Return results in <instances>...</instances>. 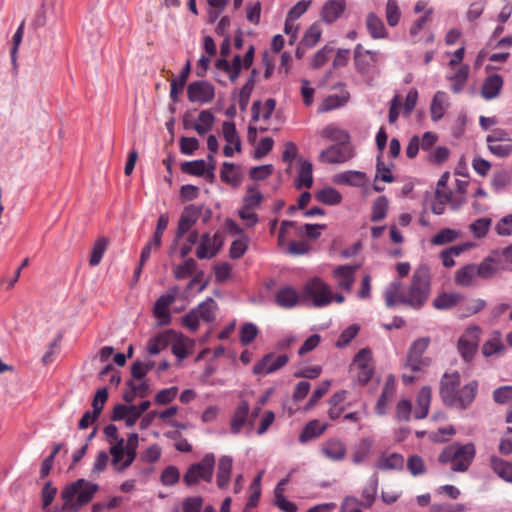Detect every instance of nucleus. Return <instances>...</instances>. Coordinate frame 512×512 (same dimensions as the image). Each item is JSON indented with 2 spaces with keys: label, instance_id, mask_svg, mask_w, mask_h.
Listing matches in <instances>:
<instances>
[{
  "label": "nucleus",
  "instance_id": "f257e3e1",
  "mask_svg": "<svg viewBox=\"0 0 512 512\" xmlns=\"http://www.w3.org/2000/svg\"><path fill=\"white\" fill-rule=\"evenodd\" d=\"M401 290L402 283L400 281H393L387 287L384 300L388 308L400 303L415 310L421 309L426 304L431 291L429 268L425 265L419 266L414 271L407 290Z\"/></svg>",
  "mask_w": 512,
  "mask_h": 512
},
{
  "label": "nucleus",
  "instance_id": "f03ea898",
  "mask_svg": "<svg viewBox=\"0 0 512 512\" xmlns=\"http://www.w3.org/2000/svg\"><path fill=\"white\" fill-rule=\"evenodd\" d=\"M476 454L473 443H452L446 446L438 456L441 464L451 463L454 472H465L470 467Z\"/></svg>",
  "mask_w": 512,
  "mask_h": 512
},
{
  "label": "nucleus",
  "instance_id": "7ed1b4c3",
  "mask_svg": "<svg viewBox=\"0 0 512 512\" xmlns=\"http://www.w3.org/2000/svg\"><path fill=\"white\" fill-rule=\"evenodd\" d=\"M217 309L218 305L215 300L208 297L182 317V325L190 331L195 332L199 328L200 319L206 323L215 321Z\"/></svg>",
  "mask_w": 512,
  "mask_h": 512
},
{
  "label": "nucleus",
  "instance_id": "20e7f679",
  "mask_svg": "<svg viewBox=\"0 0 512 512\" xmlns=\"http://www.w3.org/2000/svg\"><path fill=\"white\" fill-rule=\"evenodd\" d=\"M215 466V456L213 453H207L198 463L189 466L183 477V482L187 486H194L200 480L211 482Z\"/></svg>",
  "mask_w": 512,
  "mask_h": 512
},
{
  "label": "nucleus",
  "instance_id": "39448f33",
  "mask_svg": "<svg viewBox=\"0 0 512 512\" xmlns=\"http://www.w3.org/2000/svg\"><path fill=\"white\" fill-rule=\"evenodd\" d=\"M429 342V338L424 337L412 343L407 354L406 368H409L412 372H418L430 365V359L422 357L428 348Z\"/></svg>",
  "mask_w": 512,
  "mask_h": 512
},
{
  "label": "nucleus",
  "instance_id": "423d86ee",
  "mask_svg": "<svg viewBox=\"0 0 512 512\" xmlns=\"http://www.w3.org/2000/svg\"><path fill=\"white\" fill-rule=\"evenodd\" d=\"M354 156L351 143H335L319 154V161L328 164L345 163Z\"/></svg>",
  "mask_w": 512,
  "mask_h": 512
},
{
  "label": "nucleus",
  "instance_id": "0eeeda50",
  "mask_svg": "<svg viewBox=\"0 0 512 512\" xmlns=\"http://www.w3.org/2000/svg\"><path fill=\"white\" fill-rule=\"evenodd\" d=\"M305 295L313 300L316 307H324L332 302V292L322 280L315 278L305 286Z\"/></svg>",
  "mask_w": 512,
  "mask_h": 512
},
{
  "label": "nucleus",
  "instance_id": "6e6552de",
  "mask_svg": "<svg viewBox=\"0 0 512 512\" xmlns=\"http://www.w3.org/2000/svg\"><path fill=\"white\" fill-rule=\"evenodd\" d=\"M371 350L361 349L353 360V367L357 370L356 378L362 385L367 384L374 374V367L371 363Z\"/></svg>",
  "mask_w": 512,
  "mask_h": 512
},
{
  "label": "nucleus",
  "instance_id": "1a4fd4ad",
  "mask_svg": "<svg viewBox=\"0 0 512 512\" xmlns=\"http://www.w3.org/2000/svg\"><path fill=\"white\" fill-rule=\"evenodd\" d=\"M480 328L477 326L468 327L458 340V351L465 361H470L477 349Z\"/></svg>",
  "mask_w": 512,
  "mask_h": 512
},
{
  "label": "nucleus",
  "instance_id": "9d476101",
  "mask_svg": "<svg viewBox=\"0 0 512 512\" xmlns=\"http://www.w3.org/2000/svg\"><path fill=\"white\" fill-rule=\"evenodd\" d=\"M187 96L189 101L193 103H210L215 97V88L208 81H194L187 87Z\"/></svg>",
  "mask_w": 512,
  "mask_h": 512
},
{
  "label": "nucleus",
  "instance_id": "9b49d317",
  "mask_svg": "<svg viewBox=\"0 0 512 512\" xmlns=\"http://www.w3.org/2000/svg\"><path fill=\"white\" fill-rule=\"evenodd\" d=\"M288 362L289 357L286 354L276 356L274 353H268L255 363L253 373L271 374L284 367Z\"/></svg>",
  "mask_w": 512,
  "mask_h": 512
},
{
  "label": "nucleus",
  "instance_id": "f8f14e48",
  "mask_svg": "<svg viewBox=\"0 0 512 512\" xmlns=\"http://www.w3.org/2000/svg\"><path fill=\"white\" fill-rule=\"evenodd\" d=\"M203 205H188L184 208L176 231L175 240L182 238L187 232L190 231L192 226L197 222L202 213Z\"/></svg>",
  "mask_w": 512,
  "mask_h": 512
},
{
  "label": "nucleus",
  "instance_id": "ddd939ff",
  "mask_svg": "<svg viewBox=\"0 0 512 512\" xmlns=\"http://www.w3.org/2000/svg\"><path fill=\"white\" fill-rule=\"evenodd\" d=\"M460 385V374L458 372L445 373L440 381V397L443 403H454V396L456 395Z\"/></svg>",
  "mask_w": 512,
  "mask_h": 512
},
{
  "label": "nucleus",
  "instance_id": "4468645a",
  "mask_svg": "<svg viewBox=\"0 0 512 512\" xmlns=\"http://www.w3.org/2000/svg\"><path fill=\"white\" fill-rule=\"evenodd\" d=\"M378 60V52L365 50L361 44L354 49V65L358 73L365 75Z\"/></svg>",
  "mask_w": 512,
  "mask_h": 512
},
{
  "label": "nucleus",
  "instance_id": "2eb2a0df",
  "mask_svg": "<svg viewBox=\"0 0 512 512\" xmlns=\"http://www.w3.org/2000/svg\"><path fill=\"white\" fill-rule=\"evenodd\" d=\"M478 391V383L476 381H471L468 384L464 385L462 388L458 389L456 395L454 396V403L448 404L449 407H456L459 409L468 408L471 403L474 401Z\"/></svg>",
  "mask_w": 512,
  "mask_h": 512
},
{
  "label": "nucleus",
  "instance_id": "dca6fc26",
  "mask_svg": "<svg viewBox=\"0 0 512 512\" xmlns=\"http://www.w3.org/2000/svg\"><path fill=\"white\" fill-rule=\"evenodd\" d=\"M177 333L173 330H166L151 338L147 343V351L151 355H157L164 350L171 341H174Z\"/></svg>",
  "mask_w": 512,
  "mask_h": 512
},
{
  "label": "nucleus",
  "instance_id": "f3484780",
  "mask_svg": "<svg viewBox=\"0 0 512 512\" xmlns=\"http://www.w3.org/2000/svg\"><path fill=\"white\" fill-rule=\"evenodd\" d=\"M346 8L345 0H328L322 7L321 16L324 22H335Z\"/></svg>",
  "mask_w": 512,
  "mask_h": 512
},
{
  "label": "nucleus",
  "instance_id": "a211bd4d",
  "mask_svg": "<svg viewBox=\"0 0 512 512\" xmlns=\"http://www.w3.org/2000/svg\"><path fill=\"white\" fill-rule=\"evenodd\" d=\"M359 269V265H340L335 268L334 276L339 279L338 286L344 290L350 291L354 284L355 272Z\"/></svg>",
  "mask_w": 512,
  "mask_h": 512
},
{
  "label": "nucleus",
  "instance_id": "6ab92c4d",
  "mask_svg": "<svg viewBox=\"0 0 512 512\" xmlns=\"http://www.w3.org/2000/svg\"><path fill=\"white\" fill-rule=\"evenodd\" d=\"M249 410V404L246 400H243L238 404L230 423L231 433L238 434L243 426L248 424Z\"/></svg>",
  "mask_w": 512,
  "mask_h": 512
},
{
  "label": "nucleus",
  "instance_id": "aec40b11",
  "mask_svg": "<svg viewBox=\"0 0 512 512\" xmlns=\"http://www.w3.org/2000/svg\"><path fill=\"white\" fill-rule=\"evenodd\" d=\"M503 79L499 74L489 75L483 82L481 95L486 100L496 98L502 89Z\"/></svg>",
  "mask_w": 512,
  "mask_h": 512
},
{
  "label": "nucleus",
  "instance_id": "412c9836",
  "mask_svg": "<svg viewBox=\"0 0 512 512\" xmlns=\"http://www.w3.org/2000/svg\"><path fill=\"white\" fill-rule=\"evenodd\" d=\"M298 294L296 290L290 286L280 288L275 293V303L283 309H291L298 304Z\"/></svg>",
  "mask_w": 512,
  "mask_h": 512
},
{
  "label": "nucleus",
  "instance_id": "4be33fe9",
  "mask_svg": "<svg viewBox=\"0 0 512 512\" xmlns=\"http://www.w3.org/2000/svg\"><path fill=\"white\" fill-rule=\"evenodd\" d=\"M346 445L339 439H331L322 447V453L332 461H341L346 456Z\"/></svg>",
  "mask_w": 512,
  "mask_h": 512
},
{
  "label": "nucleus",
  "instance_id": "5701e85b",
  "mask_svg": "<svg viewBox=\"0 0 512 512\" xmlns=\"http://www.w3.org/2000/svg\"><path fill=\"white\" fill-rule=\"evenodd\" d=\"M232 466V457L224 455L219 459L217 469V486L220 489H224L228 486L230 475L232 472Z\"/></svg>",
  "mask_w": 512,
  "mask_h": 512
},
{
  "label": "nucleus",
  "instance_id": "b1692460",
  "mask_svg": "<svg viewBox=\"0 0 512 512\" xmlns=\"http://www.w3.org/2000/svg\"><path fill=\"white\" fill-rule=\"evenodd\" d=\"M298 177L295 179V187L301 189L302 187L311 188L313 184V166L308 160H299Z\"/></svg>",
  "mask_w": 512,
  "mask_h": 512
},
{
  "label": "nucleus",
  "instance_id": "393cba45",
  "mask_svg": "<svg viewBox=\"0 0 512 512\" xmlns=\"http://www.w3.org/2000/svg\"><path fill=\"white\" fill-rule=\"evenodd\" d=\"M431 402V388L424 386L418 393L416 407L414 409V417L423 419L427 416Z\"/></svg>",
  "mask_w": 512,
  "mask_h": 512
},
{
  "label": "nucleus",
  "instance_id": "a878e982",
  "mask_svg": "<svg viewBox=\"0 0 512 512\" xmlns=\"http://www.w3.org/2000/svg\"><path fill=\"white\" fill-rule=\"evenodd\" d=\"M215 122V117L212 114L210 110H203L198 115V123H195L191 125V128H193L199 135H204L207 132H209ZM185 128H189L190 125L188 122H184Z\"/></svg>",
  "mask_w": 512,
  "mask_h": 512
},
{
  "label": "nucleus",
  "instance_id": "bb28decb",
  "mask_svg": "<svg viewBox=\"0 0 512 512\" xmlns=\"http://www.w3.org/2000/svg\"><path fill=\"white\" fill-rule=\"evenodd\" d=\"M191 71V63L188 60L185 64V66L182 68L179 78L178 79H172L171 80V88H170V98L174 103L178 102V95L182 92L186 81L190 75Z\"/></svg>",
  "mask_w": 512,
  "mask_h": 512
},
{
  "label": "nucleus",
  "instance_id": "cd10ccee",
  "mask_svg": "<svg viewBox=\"0 0 512 512\" xmlns=\"http://www.w3.org/2000/svg\"><path fill=\"white\" fill-rule=\"evenodd\" d=\"M220 178L223 182L233 187H238L242 182V175L236 165L230 162H224L220 172Z\"/></svg>",
  "mask_w": 512,
  "mask_h": 512
},
{
  "label": "nucleus",
  "instance_id": "c85d7f7f",
  "mask_svg": "<svg viewBox=\"0 0 512 512\" xmlns=\"http://www.w3.org/2000/svg\"><path fill=\"white\" fill-rule=\"evenodd\" d=\"M378 490V477L373 475L362 490V500L359 504L363 508H370L376 498Z\"/></svg>",
  "mask_w": 512,
  "mask_h": 512
},
{
  "label": "nucleus",
  "instance_id": "c756f323",
  "mask_svg": "<svg viewBox=\"0 0 512 512\" xmlns=\"http://www.w3.org/2000/svg\"><path fill=\"white\" fill-rule=\"evenodd\" d=\"M366 26L373 39L386 38L388 35L383 21L374 13L367 15Z\"/></svg>",
  "mask_w": 512,
  "mask_h": 512
},
{
  "label": "nucleus",
  "instance_id": "7c9ffc66",
  "mask_svg": "<svg viewBox=\"0 0 512 512\" xmlns=\"http://www.w3.org/2000/svg\"><path fill=\"white\" fill-rule=\"evenodd\" d=\"M491 468L503 480L512 483V463L497 456L490 458Z\"/></svg>",
  "mask_w": 512,
  "mask_h": 512
},
{
  "label": "nucleus",
  "instance_id": "2f4dec72",
  "mask_svg": "<svg viewBox=\"0 0 512 512\" xmlns=\"http://www.w3.org/2000/svg\"><path fill=\"white\" fill-rule=\"evenodd\" d=\"M327 428L326 424L321 425L318 420L309 421L299 435L301 443L308 442L314 438L319 437Z\"/></svg>",
  "mask_w": 512,
  "mask_h": 512
},
{
  "label": "nucleus",
  "instance_id": "473e14b6",
  "mask_svg": "<svg viewBox=\"0 0 512 512\" xmlns=\"http://www.w3.org/2000/svg\"><path fill=\"white\" fill-rule=\"evenodd\" d=\"M373 440L370 438H362L353 448L352 461L354 464H361L371 453Z\"/></svg>",
  "mask_w": 512,
  "mask_h": 512
},
{
  "label": "nucleus",
  "instance_id": "72a5a7b5",
  "mask_svg": "<svg viewBox=\"0 0 512 512\" xmlns=\"http://www.w3.org/2000/svg\"><path fill=\"white\" fill-rule=\"evenodd\" d=\"M462 299L460 293H442L433 300V306L438 310H447L455 307Z\"/></svg>",
  "mask_w": 512,
  "mask_h": 512
},
{
  "label": "nucleus",
  "instance_id": "f704fd0d",
  "mask_svg": "<svg viewBox=\"0 0 512 512\" xmlns=\"http://www.w3.org/2000/svg\"><path fill=\"white\" fill-rule=\"evenodd\" d=\"M404 465V458L398 453H392L388 456L382 455L376 464L380 470H400Z\"/></svg>",
  "mask_w": 512,
  "mask_h": 512
},
{
  "label": "nucleus",
  "instance_id": "c9c22d12",
  "mask_svg": "<svg viewBox=\"0 0 512 512\" xmlns=\"http://www.w3.org/2000/svg\"><path fill=\"white\" fill-rule=\"evenodd\" d=\"M475 277H477L475 264H468L456 271L455 283L467 287L472 285Z\"/></svg>",
  "mask_w": 512,
  "mask_h": 512
},
{
  "label": "nucleus",
  "instance_id": "e433bc0d",
  "mask_svg": "<svg viewBox=\"0 0 512 512\" xmlns=\"http://www.w3.org/2000/svg\"><path fill=\"white\" fill-rule=\"evenodd\" d=\"M321 136L335 143H350V136L347 131L328 125L321 131Z\"/></svg>",
  "mask_w": 512,
  "mask_h": 512
},
{
  "label": "nucleus",
  "instance_id": "4c0bfd02",
  "mask_svg": "<svg viewBox=\"0 0 512 512\" xmlns=\"http://www.w3.org/2000/svg\"><path fill=\"white\" fill-rule=\"evenodd\" d=\"M394 391V381L392 378L388 379L376 403V412L379 415H384L386 413V407L388 405V402L392 399Z\"/></svg>",
  "mask_w": 512,
  "mask_h": 512
},
{
  "label": "nucleus",
  "instance_id": "58836bf2",
  "mask_svg": "<svg viewBox=\"0 0 512 512\" xmlns=\"http://www.w3.org/2000/svg\"><path fill=\"white\" fill-rule=\"evenodd\" d=\"M315 198L326 205H336L339 204L342 200L341 194L332 187H326L321 189L315 194Z\"/></svg>",
  "mask_w": 512,
  "mask_h": 512
},
{
  "label": "nucleus",
  "instance_id": "ea45409f",
  "mask_svg": "<svg viewBox=\"0 0 512 512\" xmlns=\"http://www.w3.org/2000/svg\"><path fill=\"white\" fill-rule=\"evenodd\" d=\"M108 243L109 240L106 237H101L95 241L90 253V266H97L101 262L102 257L107 249Z\"/></svg>",
  "mask_w": 512,
  "mask_h": 512
},
{
  "label": "nucleus",
  "instance_id": "a19ab883",
  "mask_svg": "<svg viewBox=\"0 0 512 512\" xmlns=\"http://www.w3.org/2000/svg\"><path fill=\"white\" fill-rule=\"evenodd\" d=\"M365 177H366V175L364 172L346 171V172L336 175L334 181L338 184H348V185L358 186L364 181Z\"/></svg>",
  "mask_w": 512,
  "mask_h": 512
},
{
  "label": "nucleus",
  "instance_id": "79ce46f5",
  "mask_svg": "<svg viewBox=\"0 0 512 512\" xmlns=\"http://www.w3.org/2000/svg\"><path fill=\"white\" fill-rule=\"evenodd\" d=\"M207 165L203 159L186 161L181 164V171L193 176H203L207 171Z\"/></svg>",
  "mask_w": 512,
  "mask_h": 512
},
{
  "label": "nucleus",
  "instance_id": "37998d69",
  "mask_svg": "<svg viewBox=\"0 0 512 512\" xmlns=\"http://www.w3.org/2000/svg\"><path fill=\"white\" fill-rule=\"evenodd\" d=\"M445 100L446 94L444 92L438 91L435 93L430 106L432 120L438 121L443 117Z\"/></svg>",
  "mask_w": 512,
  "mask_h": 512
},
{
  "label": "nucleus",
  "instance_id": "c03bdc74",
  "mask_svg": "<svg viewBox=\"0 0 512 512\" xmlns=\"http://www.w3.org/2000/svg\"><path fill=\"white\" fill-rule=\"evenodd\" d=\"M491 225H492L491 218H488V217L479 218V219L473 221L469 225V230L475 238L480 239L487 235Z\"/></svg>",
  "mask_w": 512,
  "mask_h": 512
},
{
  "label": "nucleus",
  "instance_id": "a18cd8bd",
  "mask_svg": "<svg viewBox=\"0 0 512 512\" xmlns=\"http://www.w3.org/2000/svg\"><path fill=\"white\" fill-rule=\"evenodd\" d=\"M322 29L319 23L315 22L313 23L305 32L301 45H304L306 48H312L314 47L321 36Z\"/></svg>",
  "mask_w": 512,
  "mask_h": 512
},
{
  "label": "nucleus",
  "instance_id": "49530a36",
  "mask_svg": "<svg viewBox=\"0 0 512 512\" xmlns=\"http://www.w3.org/2000/svg\"><path fill=\"white\" fill-rule=\"evenodd\" d=\"M223 137L228 143L235 145V150H241V140L237 133L236 126L233 122L225 121L222 125Z\"/></svg>",
  "mask_w": 512,
  "mask_h": 512
},
{
  "label": "nucleus",
  "instance_id": "de8ad7c7",
  "mask_svg": "<svg viewBox=\"0 0 512 512\" xmlns=\"http://www.w3.org/2000/svg\"><path fill=\"white\" fill-rule=\"evenodd\" d=\"M109 454L112 456V466L114 470L118 473H121V464L124 460V439L120 438L118 442L111 446L109 449Z\"/></svg>",
  "mask_w": 512,
  "mask_h": 512
},
{
  "label": "nucleus",
  "instance_id": "09e8293b",
  "mask_svg": "<svg viewBox=\"0 0 512 512\" xmlns=\"http://www.w3.org/2000/svg\"><path fill=\"white\" fill-rule=\"evenodd\" d=\"M263 200V194L258 191L257 186L247 187V194L243 199V206L247 209H255Z\"/></svg>",
  "mask_w": 512,
  "mask_h": 512
},
{
  "label": "nucleus",
  "instance_id": "8fccbe9b",
  "mask_svg": "<svg viewBox=\"0 0 512 512\" xmlns=\"http://www.w3.org/2000/svg\"><path fill=\"white\" fill-rule=\"evenodd\" d=\"M505 350V346L500 340V334L497 332L496 335L487 340L482 346V352L486 357L500 354Z\"/></svg>",
  "mask_w": 512,
  "mask_h": 512
},
{
  "label": "nucleus",
  "instance_id": "3c124183",
  "mask_svg": "<svg viewBox=\"0 0 512 512\" xmlns=\"http://www.w3.org/2000/svg\"><path fill=\"white\" fill-rule=\"evenodd\" d=\"M388 209V200L385 196L378 197L372 207L371 220L378 222L385 218Z\"/></svg>",
  "mask_w": 512,
  "mask_h": 512
},
{
  "label": "nucleus",
  "instance_id": "603ef678",
  "mask_svg": "<svg viewBox=\"0 0 512 512\" xmlns=\"http://www.w3.org/2000/svg\"><path fill=\"white\" fill-rule=\"evenodd\" d=\"M459 237V232L450 228L440 230L431 239V243L434 245H444L456 240Z\"/></svg>",
  "mask_w": 512,
  "mask_h": 512
},
{
  "label": "nucleus",
  "instance_id": "864d4df0",
  "mask_svg": "<svg viewBox=\"0 0 512 512\" xmlns=\"http://www.w3.org/2000/svg\"><path fill=\"white\" fill-rule=\"evenodd\" d=\"M385 13L388 25L391 27L396 26L401 17V11L396 0L387 1Z\"/></svg>",
  "mask_w": 512,
  "mask_h": 512
},
{
  "label": "nucleus",
  "instance_id": "5fc2aeb1",
  "mask_svg": "<svg viewBox=\"0 0 512 512\" xmlns=\"http://www.w3.org/2000/svg\"><path fill=\"white\" fill-rule=\"evenodd\" d=\"M469 74V67L467 65H464L458 69V71L455 73V75L451 78L452 85L451 89L454 93H459L468 78Z\"/></svg>",
  "mask_w": 512,
  "mask_h": 512
},
{
  "label": "nucleus",
  "instance_id": "6e6d98bb",
  "mask_svg": "<svg viewBox=\"0 0 512 512\" xmlns=\"http://www.w3.org/2000/svg\"><path fill=\"white\" fill-rule=\"evenodd\" d=\"M108 390L106 387H103V388H100L97 390L94 398H93V401H92V408H93V411L92 413H94V417H99L103 408H104V405L108 399Z\"/></svg>",
  "mask_w": 512,
  "mask_h": 512
},
{
  "label": "nucleus",
  "instance_id": "4d7b16f0",
  "mask_svg": "<svg viewBox=\"0 0 512 512\" xmlns=\"http://www.w3.org/2000/svg\"><path fill=\"white\" fill-rule=\"evenodd\" d=\"M197 267V263L193 258H188L184 263L178 265L174 270V277L178 280L184 279L191 275Z\"/></svg>",
  "mask_w": 512,
  "mask_h": 512
},
{
  "label": "nucleus",
  "instance_id": "13d9d810",
  "mask_svg": "<svg viewBox=\"0 0 512 512\" xmlns=\"http://www.w3.org/2000/svg\"><path fill=\"white\" fill-rule=\"evenodd\" d=\"M360 327L357 324H352L347 327L339 336L336 346L338 348H344L357 336Z\"/></svg>",
  "mask_w": 512,
  "mask_h": 512
},
{
  "label": "nucleus",
  "instance_id": "bf43d9fd",
  "mask_svg": "<svg viewBox=\"0 0 512 512\" xmlns=\"http://www.w3.org/2000/svg\"><path fill=\"white\" fill-rule=\"evenodd\" d=\"M168 222L169 218L166 214L161 215L157 221L155 232L152 239L150 240V242L155 245V249H159L161 245V239L164 231L168 226Z\"/></svg>",
  "mask_w": 512,
  "mask_h": 512
},
{
  "label": "nucleus",
  "instance_id": "052dcab7",
  "mask_svg": "<svg viewBox=\"0 0 512 512\" xmlns=\"http://www.w3.org/2000/svg\"><path fill=\"white\" fill-rule=\"evenodd\" d=\"M258 328L253 323H245L240 329V342L242 345H249L257 336Z\"/></svg>",
  "mask_w": 512,
  "mask_h": 512
},
{
  "label": "nucleus",
  "instance_id": "680f3d73",
  "mask_svg": "<svg viewBox=\"0 0 512 512\" xmlns=\"http://www.w3.org/2000/svg\"><path fill=\"white\" fill-rule=\"evenodd\" d=\"M180 479V472L176 466H167L161 474V483L165 486H172Z\"/></svg>",
  "mask_w": 512,
  "mask_h": 512
},
{
  "label": "nucleus",
  "instance_id": "e2e57ef3",
  "mask_svg": "<svg viewBox=\"0 0 512 512\" xmlns=\"http://www.w3.org/2000/svg\"><path fill=\"white\" fill-rule=\"evenodd\" d=\"M57 494V488L52 485L51 481H47L41 490L42 509L46 510L53 502Z\"/></svg>",
  "mask_w": 512,
  "mask_h": 512
},
{
  "label": "nucleus",
  "instance_id": "0e129e2a",
  "mask_svg": "<svg viewBox=\"0 0 512 512\" xmlns=\"http://www.w3.org/2000/svg\"><path fill=\"white\" fill-rule=\"evenodd\" d=\"M407 468L413 476L424 474L426 471L425 463L418 455H412L408 458Z\"/></svg>",
  "mask_w": 512,
  "mask_h": 512
},
{
  "label": "nucleus",
  "instance_id": "69168bd1",
  "mask_svg": "<svg viewBox=\"0 0 512 512\" xmlns=\"http://www.w3.org/2000/svg\"><path fill=\"white\" fill-rule=\"evenodd\" d=\"M488 149L498 157H507L512 153L511 142L488 143Z\"/></svg>",
  "mask_w": 512,
  "mask_h": 512
},
{
  "label": "nucleus",
  "instance_id": "338daca9",
  "mask_svg": "<svg viewBox=\"0 0 512 512\" xmlns=\"http://www.w3.org/2000/svg\"><path fill=\"white\" fill-rule=\"evenodd\" d=\"M493 400L498 404H506L512 401V386H502L493 391Z\"/></svg>",
  "mask_w": 512,
  "mask_h": 512
},
{
  "label": "nucleus",
  "instance_id": "774afa93",
  "mask_svg": "<svg viewBox=\"0 0 512 512\" xmlns=\"http://www.w3.org/2000/svg\"><path fill=\"white\" fill-rule=\"evenodd\" d=\"M495 231L500 236L512 235V214L502 217L495 226Z\"/></svg>",
  "mask_w": 512,
  "mask_h": 512
}]
</instances>
